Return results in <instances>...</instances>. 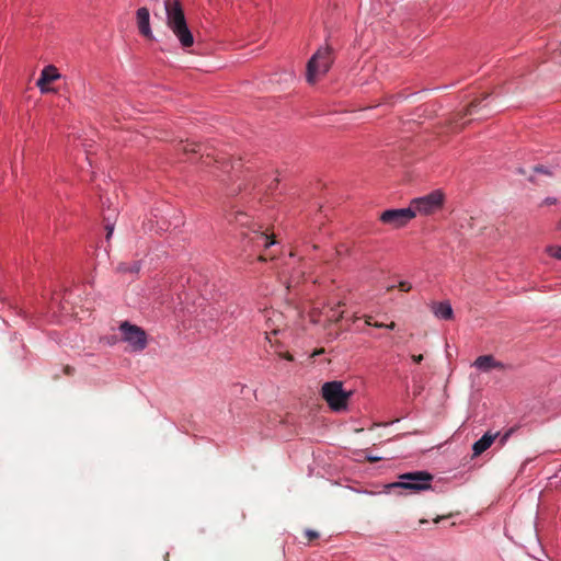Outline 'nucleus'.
Wrapping results in <instances>:
<instances>
[{
	"label": "nucleus",
	"mask_w": 561,
	"mask_h": 561,
	"mask_svg": "<svg viewBox=\"0 0 561 561\" xmlns=\"http://www.w3.org/2000/svg\"><path fill=\"white\" fill-rule=\"evenodd\" d=\"M414 218L412 208H390L379 215V220L392 228L399 229L405 227Z\"/></svg>",
	"instance_id": "obj_8"
},
{
	"label": "nucleus",
	"mask_w": 561,
	"mask_h": 561,
	"mask_svg": "<svg viewBox=\"0 0 561 561\" xmlns=\"http://www.w3.org/2000/svg\"><path fill=\"white\" fill-rule=\"evenodd\" d=\"M105 220L107 221V224L105 225V230H106V240L108 241L111 239V236L114 230V224L110 222L108 218H105Z\"/></svg>",
	"instance_id": "obj_24"
},
{
	"label": "nucleus",
	"mask_w": 561,
	"mask_h": 561,
	"mask_svg": "<svg viewBox=\"0 0 561 561\" xmlns=\"http://www.w3.org/2000/svg\"><path fill=\"white\" fill-rule=\"evenodd\" d=\"M211 159L216 163L214 174L227 186V194L231 196L239 194L243 188V183L240 182L237 185L236 183L240 181L241 163L225 158H221V160L218 158Z\"/></svg>",
	"instance_id": "obj_2"
},
{
	"label": "nucleus",
	"mask_w": 561,
	"mask_h": 561,
	"mask_svg": "<svg viewBox=\"0 0 561 561\" xmlns=\"http://www.w3.org/2000/svg\"><path fill=\"white\" fill-rule=\"evenodd\" d=\"M369 462H377L379 460H381L382 458L381 457H377L375 455H366L365 457Z\"/></svg>",
	"instance_id": "obj_29"
},
{
	"label": "nucleus",
	"mask_w": 561,
	"mask_h": 561,
	"mask_svg": "<svg viewBox=\"0 0 561 561\" xmlns=\"http://www.w3.org/2000/svg\"><path fill=\"white\" fill-rule=\"evenodd\" d=\"M234 220L240 225H245L249 220V216L245 213L239 211L234 214Z\"/></svg>",
	"instance_id": "obj_22"
},
{
	"label": "nucleus",
	"mask_w": 561,
	"mask_h": 561,
	"mask_svg": "<svg viewBox=\"0 0 561 561\" xmlns=\"http://www.w3.org/2000/svg\"><path fill=\"white\" fill-rule=\"evenodd\" d=\"M64 373H65V375H67V376H71V375H73V373H75V368H73L72 366L66 365V366L64 367Z\"/></svg>",
	"instance_id": "obj_28"
},
{
	"label": "nucleus",
	"mask_w": 561,
	"mask_h": 561,
	"mask_svg": "<svg viewBox=\"0 0 561 561\" xmlns=\"http://www.w3.org/2000/svg\"><path fill=\"white\" fill-rule=\"evenodd\" d=\"M59 78L60 73L58 69L54 65H48L42 70L36 85L39 88L41 92L46 93L50 91L46 85Z\"/></svg>",
	"instance_id": "obj_12"
},
{
	"label": "nucleus",
	"mask_w": 561,
	"mask_h": 561,
	"mask_svg": "<svg viewBox=\"0 0 561 561\" xmlns=\"http://www.w3.org/2000/svg\"><path fill=\"white\" fill-rule=\"evenodd\" d=\"M546 251L549 256L561 260V245H549Z\"/></svg>",
	"instance_id": "obj_20"
},
{
	"label": "nucleus",
	"mask_w": 561,
	"mask_h": 561,
	"mask_svg": "<svg viewBox=\"0 0 561 561\" xmlns=\"http://www.w3.org/2000/svg\"><path fill=\"white\" fill-rule=\"evenodd\" d=\"M497 435V433L491 434L490 432H486L480 439L474 442L472 445L473 456H479L489 449Z\"/></svg>",
	"instance_id": "obj_16"
},
{
	"label": "nucleus",
	"mask_w": 561,
	"mask_h": 561,
	"mask_svg": "<svg viewBox=\"0 0 561 561\" xmlns=\"http://www.w3.org/2000/svg\"><path fill=\"white\" fill-rule=\"evenodd\" d=\"M305 534H306V536L308 537L309 540H313V539H318L319 538V533L316 531V530H312V529H307Z\"/></svg>",
	"instance_id": "obj_26"
},
{
	"label": "nucleus",
	"mask_w": 561,
	"mask_h": 561,
	"mask_svg": "<svg viewBox=\"0 0 561 561\" xmlns=\"http://www.w3.org/2000/svg\"><path fill=\"white\" fill-rule=\"evenodd\" d=\"M203 163H205L207 165L210 163V154L209 153L206 154V159L203 160Z\"/></svg>",
	"instance_id": "obj_33"
},
{
	"label": "nucleus",
	"mask_w": 561,
	"mask_h": 561,
	"mask_svg": "<svg viewBox=\"0 0 561 561\" xmlns=\"http://www.w3.org/2000/svg\"><path fill=\"white\" fill-rule=\"evenodd\" d=\"M123 341L127 342L133 352H141L147 347L148 337L146 331L128 321L119 325Z\"/></svg>",
	"instance_id": "obj_6"
},
{
	"label": "nucleus",
	"mask_w": 561,
	"mask_h": 561,
	"mask_svg": "<svg viewBox=\"0 0 561 561\" xmlns=\"http://www.w3.org/2000/svg\"><path fill=\"white\" fill-rule=\"evenodd\" d=\"M321 394L332 411L342 412L347 410L352 391H346L342 381L333 380L323 383Z\"/></svg>",
	"instance_id": "obj_4"
},
{
	"label": "nucleus",
	"mask_w": 561,
	"mask_h": 561,
	"mask_svg": "<svg viewBox=\"0 0 561 561\" xmlns=\"http://www.w3.org/2000/svg\"><path fill=\"white\" fill-rule=\"evenodd\" d=\"M267 259L263 255V254H260L257 256V261H261V262H265Z\"/></svg>",
	"instance_id": "obj_34"
},
{
	"label": "nucleus",
	"mask_w": 561,
	"mask_h": 561,
	"mask_svg": "<svg viewBox=\"0 0 561 561\" xmlns=\"http://www.w3.org/2000/svg\"><path fill=\"white\" fill-rule=\"evenodd\" d=\"M373 325L376 328H385L383 323H378V322L374 323Z\"/></svg>",
	"instance_id": "obj_36"
},
{
	"label": "nucleus",
	"mask_w": 561,
	"mask_h": 561,
	"mask_svg": "<svg viewBox=\"0 0 561 561\" xmlns=\"http://www.w3.org/2000/svg\"><path fill=\"white\" fill-rule=\"evenodd\" d=\"M4 357L8 363L18 365L27 359L28 350L22 337L13 335L4 346Z\"/></svg>",
	"instance_id": "obj_9"
},
{
	"label": "nucleus",
	"mask_w": 561,
	"mask_h": 561,
	"mask_svg": "<svg viewBox=\"0 0 561 561\" xmlns=\"http://www.w3.org/2000/svg\"><path fill=\"white\" fill-rule=\"evenodd\" d=\"M528 181L531 182V183H535V178L531 175L528 178Z\"/></svg>",
	"instance_id": "obj_38"
},
{
	"label": "nucleus",
	"mask_w": 561,
	"mask_h": 561,
	"mask_svg": "<svg viewBox=\"0 0 561 561\" xmlns=\"http://www.w3.org/2000/svg\"><path fill=\"white\" fill-rule=\"evenodd\" d=\"M165 23L178 38L181 47L186 50L195 43L194 34L187 24L181 0H165Z\"/></svg>",
	"instance_id": "obj_1"
},
{
	"label": "nucleus",
	"mask_w": 561,
	"mask_h": 561,
	"mask_svg": "<svg viewBox=\"0 0 561 561\" xmlns=\"http://www.w3.org/2000/svg\"><path fill=\"white\" fill-rule=\"evenodd\" d=\"M243 249L255 252L261 249H268L276 243L274 236L268 234L266 231H262L261 227L257 229H249L248 231L241 232Z\"/></svg>",
	"instance_id": "obj_7"
},
{
	"label": "nucleus",
	"mask_w": 561,
	"mask_h": 561,
	"mask_svg": "<svg viewBox=\"0 0 561 561\" xmlns=\"http://www.w3.org/2000/svg\"><path fill=\"white\" fill-rule=\"evenodd\" d=\"M489 98V94H485L482 100H473L470 102V104L466 108V115H472L476 111V108L481 104V102Z\"/></svg>",
	"instance_id": "obj_19"
},
{
	"label": "nucleus",
	"mask_w": 561,
	"mask_h": 561,
	"mask_svg": "<svg viewBox=\"0 0 561 561\" xmlns=\"http://www.w3.org/2000/svg\"><path fill=\"white\" fill-rule=\"evenodd\" d=\"M385 489L390 491H397L400 495H408V494H417L423 492L424 490H416V486L412 485L408 482V480L399 479V481L388 483L385 485Z\"/></svg>",
	"instance_id": "obj_13"
},
{
	"label": "nucleus",
	"mask_w": 561,
	"mask_h": 561,
	"mask_svg": "<svg viewBox=\"0 0 561 561\" xmlns=\"http://www.w3.org/2000/svg\"><path fill=\"white\" fill-rule=\"evenodd\" d=\"M515 431H516V428H515V427H511V428H508V430L503 434V436L500 438V443H501V445H504V444L507 442V439L513 435V433H514Z\"/></svg>",
	"instance_id": "obj_23"
},
{
	"label": "nucleus",
	"mask_w": 561,
	"mask_h": 561,
	"mask_svg": "<svg viewBox=\"0 0 561 561\" xmlns=\"http://www.w3.org/2000/svg\"><path fill=\"white\" fill-rule=\"evenodd\" d=\"M334 59L335 56L332 46L325 44L319 47L307 62V82L313 84L317 81V77L327 75Z\"/></svg>",
	"instance_id": "obj_3"
},
{
	"label": "nucleus",
	"mask_w": 561,
	"mask_h": 561,
	"mask_svg": "<svg viewBox=\"0 0 561 561\" xmlns=\"http://www.w3.org/2000/svg\"><path fill=\"white\" fill-rule=\"evenodd\" d=\"M180 146H181L180 150H182L185 153H188V152L202 153V157H204V153L202 152L203 151V145L202 144L186 141L185 144L182 142Z\"/></svg>",
	"instance_id": "obj_18"
},
{
	"label": "nucleus",
	"mask_w": 561,
	"mask_h": 561,
	"mask_svg": "<svg viewBox=\"0 0 561 561\" xmlns=\"http://www.w3.org/2000/svg\"><path fill=\"white\" fill-rule=\"evenodd\" d=\"M557 198L556 197H546L543 201H542V204L543 205H554L557 204Z\"/></svg>",
	"instance_id": "obj_27"
},
{
	"label": "nucleus",
	"mask_w": 561,
	"mask_h": 561,
	"mask_svg": "<svg viewBox=\"0 0 561 561\" xmlns=\"http://www.w3.org/2000/svg\"><path fill=\"white\" fill-rule=\"evenodd\" d=\"M431 309L436 318L440 320H453L454 310L448 300L433 302Z\"/></svg>",
	"instance_id": "obj_14"
},
{
	"label": "nucleus",
	"mask_w": 561,
	"mask_h": 561,
	"mask_svg": "<svg viewBox=\"0 0 561 561\" xmlns=\"http://www.w3.org/2000/svg\"><path fill=\"white\" fill-rule=\"evenodd\" d=\"M517 173H518V174H523V175H524V174L526 173V171H525V169H523V168H518V169H517Z\"/></svg>",
	"instance_id": "obj_35"
},
{
	"label": "nucleus",
	"mask_w": 561,
	"mask_h": 561,
	"mask_svg": "<svg viewBox=\"0 0 561 561\" xmlns=\"http://www.w3.org/2000/svg\"><path fill=\"white\" fill-rule=\"evenodd\" d=\"M386 329L393 330L396 328V322H390L389 324H385Z\"/></svg>",
	"instance_id": "obj_32"
},
{
	"label": "nucleus",
	"mask_w": 561,
	"mask_h": 561,
	"mask_svg": "<svg viewBox=\"0 0 561 561\" xmlns=\"http://www.w3.org/2000/svg\"><path fill=\"white\" fill-rule=\"evenodd\" d=\"M398 287H399V289H400L401 291H405V293H408V291H410V290L412 289V285H411V283L405 282V280L400 282V283H399V285H398Z\"/></svg>",
	"instance_id": "obj_25"
},
{
	"label": "nucleus",
	"mask_w": 561,
	"mask_h": 561,
	"mask_svg": "<svg viewBox=\"0 0 561 561\" xmlns=\"http://www.w3.org/2000/svg\"><path fill=\"white\" fill-rule=\"evenodd\" d=\"M136 21L139 33L147 39H156L150 27V12L148 8L141 7L136 11Z\"/></svg>",
	"instance_id": "obj_11"
},
{
	"label": "nucleus",
	"mask_w": 561,
	"mask_h": 561,
	"mask_svg": "<svg viewBox=\"0 0 561 561\" xmlns=\"http://www.w3.org/2000/svg\"><path fill=\"white\" fill-rule=\"evenodd\" d=\"M141 268L140 261H134L131 263L122 262L117 265L116 271L121 274H138Z\"/></svg>",
	"instance_id": "obj_17"
},
{
	"label": "nucleus",
	"mask_w": 561,
	"mask_h": 561,
	"mask_svg": "<svg viewBox=\"0 0 561 561\" xmlns=\"http://www.w3.org/2000/svg\"><path fill=\"white\" fill-rule=\"evenodd\" d=\"M445 201V195L440 190H434L431 193L413 198L410 203V208L416 214L431 215L439 210Z\"/></svg>",
	"instance_id": "obj_5"
},
{
	"label": "nucleus",
	"mask_w": 561,
	"mask_h": 561,
	"mask_svg": "<svg viewBox=\"0 0 561 561\" xmlns=\"http://www.w3.org/2000/svg\"><path fill=\"white\" fill-rule=\"evenodd\" d=\"M412 359L414 363L420 364L423 360V355H412Z\"/></svg>",
	"instance_id": "obj_31"
},
{
	"label": "nucleus",
	"mask_w": 561,
	"mask_h": 561,
	"mask_svg": "<svg viewBox=\"0 0 561 561\" xmlns=\"http://www.w3.org/2000/svg\"><path fill=\"white\" fill-rule=\"evenodd\" d=\"M278 183H279L278 178L273 179V181L268 185V190H271V191L275 190L277 187Z\"/></svg>",
	"instance_id": "obj_30"
},
{
	"label": "nucleus",
	"mask_w": 561,
	"mask_h": 561,
	"mask_svg": "<svg viewBox=\"0 0 561 561\" xmlns=\"http://www.w3.org/2000/svg\"><path fill=\"white\" fill-rule=\"evenodd\" d=\"M473 365L480 369L488 371L492 368L503 369L504 364L502 362H499L494 358L493 355H481L476 358Z\"/></svg>",
	"instance_id": "obj_15"
},
{
	"label": "nucleus",
	"mask_w": 561,
	"mask_h": 561,
	"mask_svg": "<svg viewBox=\"0 0 561 561\" xmlns=\"http://www.w3.org/2000/svg\"><path fill=\"white\" fill-rule=\"evenodd\" d=\"M534 172L549 175V176H551L553 174L549 168H547L542 164H538V165L534 167Z\"/></svg>",
	"instance_id": "obj_21"
},
{
	"label": "nucleus",
	"mask_w": 561,
	"mask_h": 561,
	"mask_svg": "<svg viewBox=\"0 0 561 561\" xmlns=\"http://www.w3.org/2000/svg\"><path fill=\"white\" fill-rule=\"evenodd\" d=\"M557 228H558L559 230H561V217H560V220H559V221H558V224H557Z\"/></svg>",
	"instance_id": "obj_37"
},
{
	"label": "nucleus",
	"mask_w": 561,
	"mask_h": 561,
	"mask_svg": "<svg viewBox=\"0 0 561 561\" xmlns=\"http://www.w3.org/2000/svg\"><path fill=\"white\" fill-rule=\"evenodd\" d=\"M399 479L408 480L409 483L416 486V490H432L434 476L425 470L405 472L399 476Z\"/></svg>",
	"instance_id": "obj_10"
}]
</instances>
